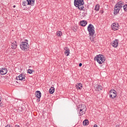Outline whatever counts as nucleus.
<instances>
[{
  "label": "nucleus",
  "instance_id": "nucleus-17",
  "mask_svg": "<svg viewBox=\"0 0 127 127\" xmlns=\"http://www.w3.org/2000/svg\"><path fill=\"white\" fill-rule=\"evenodd\" d=\"M87 23H88V22L87 21L82 20L80 21V25L81 26H85V25H87Z\"/></svg>",
  "mask_w": 127,
  "mask_h": 127
},
{
  "label": "nucleus",
  "instance_id": "nucleus-27",
  "mask_svg": "<svg viewBox=\"0 0 127 127\" xmlns=\"http://www.w3.org/2000/svg\"><path fill=\"white\" fill-rule=\"evenodd\" d=\"M37 102H40V98H38L37 99Z\"/></svg>",
  "mask_w": 127,
  "mask_h": 127
},
{
  "label": "nucleus",
  "instance_id": "nucleus-34",
  "mask_svg": "<svg viewBox=\"0 0 127 127\" xmlns=\"http://www.w3.org/2000/svg\"><path fill=\"white\" fill-rule=\"evenodd\" d=\"M13 7H15V5H14L13 6Z\"/></svg>",
  "mask_w": 127,
  "mask_h": 127
},
{
  "label": "nucleus",
  "instance_id": "nucleus-19",
  "mask_svg": "<svg viewBox=\"0 0 127 127\" xmlns=\"http://www.w3.org/2000/svg\"><path fill=\"white\" fill-rule=\"evenodd\" d=\"M83 126H88L89 125V121L88 120H85L83 122Z\"/></svg>",
  "mask_w": 127,
  "mask_h": 127
},
{
  "label": "nucleus",
  "instance_id": "nucleus-5",
  "mask_svg": "<svg viewBox=\"0 0 127 127\" xmlns=\"http://www.w3.org/2000/svg\"><path fill=\"white\" fill-rule=\"evenodd\" d=\"M87 30L89 35H94L95 34V27L92 24H90L87 27Z\"/></svg>",
  "mask_w": 127,
  "mask_h": 127
},
{
  "label": "nucleus",
  "instance_id": "nucleus-31",
  "mask_svg": "<svg viewBox=\"0 0 127 127\" xmlns=\"http://www.w3.org/2000/svg\"><path fill=\"white\" fill-rule=\"evenodd\" d=\"M1 101V97L0 96V102Z\"/></svg>",
  "mask_w": 127,
  "mask_h": 127
},
{
  "label": "nucleus",
  "instance_id": "nucleus-2",
  "mask_svg": "<svg viewBox=\"0 0 127 127\" xmlns=\"http://www.w3.org/2000/svg\"><path fill=\"white\" fill-rule=\"evenodd\" d=\"M125 4V2L123 1H120L119 2H117L114 7V14H118V12L121 10V8L124 6Z\"/></svg>",
  "mask_w": 127,
  "mask_h": 127
},
{
  "label": "nucleus",
  "instance_id": "nucleus-22",
  "mask_svg": "<svg viewBox=\"0 0 127 127\" xmlns=\"http://www.w3.org/2000/svg\"><path fill=\"white\" fill-rule=\"evenodd\" d=\"M89 38L91 42H94V35H90Z\"/></svg>",
  "mask_w": 127,
  "mask_h": 127
},
{
  "label": "nucleus",
  "instance_id": "nucleus-24",
  "mask_svg": "<svg viewBox=\"0 0 127 127\" xmlns=\"http://www.w3.org/2000/svg\"><path fill=\"white\" fill-rule=\"evenodd\" d=\"M33 72V70L32 69H28L27 70V73H28L29 74H32Z\"/></svg>",
  "mask_w": 127,
  "mask_h": 127
},
{
  "label": "nucleus",
  "instance_id": "nucleus-3",
  "mask_svg": "<svg viewBox=\"0 0 127 127\" xmlns=\"http://www.w3.org/2000/svg\"><path fill=\"white\" fill-rule=\"evenodd\" d=\"M20 47L21 50L27 51L29 49V45L28 44V40H25L20 44Z\"/></svg>",
  "mask_w": 127,
  "mask_h": 127
},
{
  "label": "nucleus",
  "instance_id": "nucleus-26",
  "mask_svg": "<svg viewBox=\"0 0 127 127\" xmlns=\"http://www.w3.org/2000/svg\"><path fill=\"white\" fill-rule=\"evenodd\" d=\"M82 63H80V64H79V67H82Z\"/></svg>",
  "mask_w": 127,
  "mask_h": 127
},
{
  "label": "nucleus",
  "instance_id": "nucleus-30",
  "mask_svg": "<svg viewBox=\"0 0 127 127\" xmlns=\"http://www.w3.org/2000/svg\"><path fill=\"white\" fill-rule=\"evenodd\" d=\"M94 127H99V126H97V125H94Z\"/></svg>",
  "mask_w": 127,
  "mask_h": 127
},
{
  "label": "nucleus",
  "instance_id": "nucleus-28",
  "mask_svg": "<svg viewBox=\"0 0 127 127\" xmlns=\"http://www.w3.org/2000/svg\"><path fill=\"white\" fill-rule=\"evenodd\" d=\"M15 127H20L19 125H16L15 126Z\"/></svg>",
  "mask_w": 127,
  "mask_h": 127
},
{
  "label": "nucleus",
  "instance_id": "nucleus-33",
  "mask_svg": "<svg viewBox=\"0 0 127 127\" xmlns=\"http://www.w3.org/2000/svg\"><path fill=\"white\" fill-rule=\"evenodd\" d=\"M119 126L118 125H116V127H119Z\"/></svg>",
  "mask_w": 127,
  "mask_h": 127
},
{
  "label": "nucleus",
  "instance_id": "nucleus-8",
  "mask_svg": "<svg viewBox=\"0 0 127 127\" xmlns=\"http://www.w3.org/2000/svg\"><path fill=\"white\" fill-rule=\"evenodd\" d=\"M109 97L112 99L117 98V91L114 89H111L110 91Z\"/></svg>",
  "mask_w": 127,
  "mask_h": 127
},
{
  "label": "nucleus",
  "instance_id": "nucleus-20",
  "mask_svg": "<svg viewBox=\"0 0 127 127\" xmlns=\"http://www.w3.org/2000/svg\"><path fill=\"white\" fill-rule=\"evenodd\" d=\"M95 10L96 11H99V10H100V5L97 4L95 6Z\"/></svg>",
  "mask_w": 127,
  "mask_h": 127
},
{
  "label": "nucleus",
  "instance_id": "nucleus-9",
  "mask_svg": "<svg viewBox=\"0 0 127 127\" xmlns=\"http://www.w3.org/2000/svg\"><path fill=\"white\" fill-rule=\"evenodd\" d=\"M111 44L113 47L117 48V47L119 46V40L116 39L115 40L113 41Z\"/></svg>",
  "mask_w": 127,
  "mask_h": 127
},
{
  "label": "nucleus",
  "instance_id": "nucleus-23",
  "mask_svg": "<svg viewBox=\"0 0 127 127\" xmlns=\"http://www.w3.org/2000/svg\"><path fill=\"white\" fill-rule=\"evenodd\" d=\"M57 36H61V35H62V32L58 31L57 32Z\"/></svg>",
  "mask_w": 127,
  "mask_h": 127
},
{
  "label": "nucleus",
  "instance_id": "nucleus-11",
  "mask_svg": "<svg viewBox=\"0 0 127 127\" xmlns=\"http://www.w3.org/2000/svg\"><path fill=\"white\" fill-rule=\"evenodd\" d=\"M7 73V69L5 68H2L0 70V75H5Z\"/></svg>",
  "mask_w": 127,
  "mask_h": 127
},
{
  "label": "nucleus",
  "instance_id": "nucleus-16",
  "mask_svg": "<svg viewBox=\"0 0 127 127\" xmlns=\"http://www.w3.org/2000/svg\"><path fill=\"white\" fill-rule=\"evenodd\" d=\"M17 48V43L16 41L13 42L11 44L12 49H16Z\"/></svg>",
  "mask_w": 127,
  "mask_h": 127
},
{
  "label": "nucleus",
  "instance_id": "nucleus-7",
  "mask_svg": "<svg viewBox=\"0 0 127 127\" xmlns=\"http://www.w3.org/2000/svg\"><path fill=\"white\" fill-rule=\"evenodd\" d=\"M35 2V0H26V1H24L22 3V5L24 6H26V5H31L33 6Z\"/></svg>",
  "mask_w": 127,
  "mask_h": 127
},
{
  "label": "nucleus",
  "instance_id": "nucleus-10",
  "mask_svg": "<svg viewBox=\"0 0 127 127\" xmlns=\"http://www.w3.org/2000/svg\"><path fill=\"white\" fill-rule=\"evenodd\" d=\"M16 80H19L21 81H22L23 80H24V81H25V75L21 74L18 76H17L16 77Z\"/></svg>",
  "mask_w": 127,
  "mask_h": 127
},
{
  "label": "nucleus",
  "instance_id": "nucleus-13",
  "mask_svg": "<svg viewBox=\"0 0 127 127\" xmlns=\"http://www.w3.org/2000/svg\"><path fill=\"white\" fill-rule=\"evenodd\" d=\"M94 88L95 89V90L97 91H101V90H103V87H102V86L101 85H99L98 84H95Z\"/></svg>",
  "mask_w": 127,
  "mask_h": 127
},
{
  "label": "nucleus",
  "instance_id": "nucleus-4",
  "mask_svg": "<svg viewBox=\"0 0 127 127\" xmlns=\"http://www.w3.org/2000/svg\"><path fill=\"white\" fill-rule=\"evenodd\" d=\"M94 60L97 61L99 64H103L106 61V58L104 57V55L99 54L94 58Z\"/></svg>",
  "mask_w": 127,
  "mask_h": 127
},
{
  "label": "nucleus",
  "instance_id": "nucleus-1",
  "mask_svg": "<svg viewBox=\"0 0 127 127\" xmlns=\"http://www.w3.org/2000/svg\"><path fill=\"white\" fill-rule=\"evenodd\" d=\"M84 0H74V5L76 7H78L79 10H84Z\"/></svg>",
  "mask_w": 127,
  "mask_h": 127
},
{
  "label": "nucleus",
  "instance_id": "nucleus-12",
  "mask_svg": "<svg viewBox=\"0 0 127 127\" xmlns=\"http://www.w3.org/2000/svg\"><path fill=\"white\" fill-rule=\"evenodd\" d=\"M112 29H113V30H118V29H119V23H114L112 24Z\"/></svg>",
  "mask_w": 127,
  "mask_h": 127
},
{
  "label": "nucleus",
  "instance_id": "nucleus-14",
  "mask_svg": "<svg viewBox=\"0 0 127 127\" xmlns=\"http://www.w3.org/2000/svg\"><path fill=\"white\" fill-rule=\"evenodd\" d=\"M64 50H65L64 51L65 55H66V56H69L70 54V50L69 49V48H68V47H65L64 48Z\"/></svg>",
  "mask_w": 127,
  "mask_h": 127
},
{
  "label": "nucleus",
  "instance_id": "nucleus-32",
  "mask_svg": "<svg viewBox=\"0 0 127 127\" xmlns=\"http://www.w3.org/2000/svg\"><path fill=\"white\" fill-rule=\"evenodd\" d=\"M0 106L1 107H2V105H1V103H0Z\"/></svg>",
  "mask_w": 127,
  "mask_h": 127
},
{
  "label": "nucleus",
  "instance_id": "nucleus-21",
  "mask_svg": "<svg viewBox=\"0 0 127 127\" xmlns=\"http://www.w3.org/2000/svg\"><path fill=\"white\" fill-rule=\"evenodd\" d=\"M83 86H82V84H81V83H79V84H78V85H77V86L76 87V88H77V89H78V90H81V88H82V87Z\"/></svg>",
  "mask_w": 127,
  "mask_h": 127
},
{
  "label": "nucleus",
  "instance_id": "nucleus-25",
  "mask_svg": "<svg viewBox=\"0 0 127 127\" xmlns=\"http://www.w3.org/2000/svg\"><path fill=\"white\" fill-rule=\"evenodd\" d=\"M123 7L125 11H127V4L124 5Z\"/></svg>",
  "mask_w": 127,
  "mask_h": 127
},
{
  "label": "nucleus",
  "instance_id": "nucleus-15",
  "mask_svg": "<svg viewBox=\"0 0 127 127\" xmlns=\"http://www.w3.org/2000/svg\"><path fill=\"white\" fill-rule=\"evenodd\" d=\"M35 96L38 99H40L41 98V92L40 91H37L35 92Z\"/></svg>",
  "mask_w": 127,
  "mask_h": 127
},
{
  "label": "nucleus",
  "instance_id": "nucleus-6",
  "mask_svg": "<svg viewBox=\"0 0 127 127\" xmlns=\"http://www.w3.org/2000/svg\"><path fill=\"white\" fill-rule=\"evenodd\" d=\"M77 108L78 109H79V114L80 116H83V115L85 114L86 112V106L83 105H78Z\"/></svg>",
  "mask_w": 127,
  "mask_h": 127
},
{
  "label": "nucleus",
  "instance_id": "nucleus-29",
  "mask_svg": "<svg viewBox=\"0 0 127 127\" xmlns=\"http://www.w3.org/2000/svg\"><path fill=\"white\" fill-rule=\"evenodd\" d=\"M73 31H74V32H76V31H77V30L76 29H73Z\"/></svg>",
  "mask_w": 127,
  "mask_h": 127
},
{
  "label": "nucleus",
  "instance_id": "nucleus-18",
  "mask_svg": "<svg viewBox=\"0 0 127 127\" xmlns=\"http://www.w3.org/2000/svg\"><path fill=\"white\" fill-rule=\"evenodd\" d=\"M55 91V88L54 87H51L50 89H49V93L50 94H53Z\"/></svg>",
  "mask_w": 127,
  "mask_h": 127
}]
</instances>
